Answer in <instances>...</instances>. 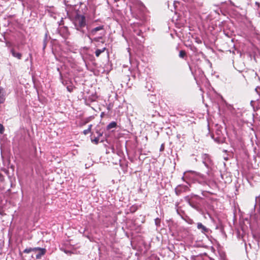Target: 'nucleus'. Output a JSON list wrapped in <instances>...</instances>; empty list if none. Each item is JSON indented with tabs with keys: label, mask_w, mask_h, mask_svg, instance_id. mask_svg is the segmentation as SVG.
Wrapping results in <instances>:
<instances>
[{
	"label": "nucleus",
	"mask_w": 260,
	"mask_h": 260,
	"mask_svg": "<svg viewBox=\"0 0 260 260\" xmlns=\"http://www.w3.org/2000/svg\"><path fill=\"white\" fill-rule=\"evenodd\" d=\"M96 134H97V137H98L99 138L101 137L103 135V133L100 132H96Z\"/></svg>",
	"instance_id": "25"
},
{
	"label": "nucleus",
	"mask_w": 260,
	"mask_h": 260,
	"mask_svg": "<svg viewBox=\"0 0 260 260\" xmlns=\"http://www.w3.org/2000/svg\"><path fill=\"white\" fill-rule=\"evenodd\" d=\"M205 192V191H203V192H202V194H203V196H204V193Z\"/></svg>",
	"instance_id": "32"
},
{
	"label": "nucleus",
	"mask_w": 260,
	"mask_h": 260,
	"mask_svg": "<svg viewBox=\"0 0 260 260\" xmlns=\"http://www.w3.org/2000/svg\"><path fill=\"white\" fill-rule=\"evenodd\" d=\"M155 260H159L158 258L155 257Z\"/></svg>",
	"instance_id": "31"
},
{
	"label": "nucleus",
	"mask_w": 260,
	"mask_h": 260,
	"mask_svg": "<svg viewBox=\"0 0 260 260\" xmlns=\"http://www.w3.org/2000/svg\"><path fill=\"white\" fill-rule=\"evenodd\" d=\"M73 23L75 29L88 37L90 40L91 38L89 37V35L87 34L88 31V26L86 23L85 16L83 15L77 13L73 18Z\"/></svg>",
	"instance_id": "1"
},
{
	"label": "nucleus",
	"mask_w": 260,
	"mask_h": 260,
	"mask_svg": "<svg viewBox=\"0 0 260 260\" xmlns=\"http://www.w3.org/2000/svg\"><path fill=\"white\" fill-rule=\"evenodd\" d=\"M92 142H94L95 144H98L99 142V138L97 137H95L94 139L91 140Z\"/></svg>",
	"instance_id": "17"
},
{
	"label": "nucleus",
	"mask_w": 260,
	"mask_h": 260,
	"mask_svg": "<svg viewBox=\"0 0 260 260\" xmlns=\"http://www.w3.org/2000/svg\"><path fill=\"white\" fill-rule=\"evenodd\" d=\"M224 159H225V160H228V158H227L226 157H225V158H224Z\"/></svg>",
	"instance_id": "33"
},
{
	"label": "nucleus",
	"mask_w": 260,
	"mask_h": 260,
	"mask_svg": "<svg viewBox=\"0 0 260 260\" xmlns=\"http://www.w3.org/2000/svg\"><path fill=\"white\" fill-rule=\"evenodd\" d=\"M67 89L68 91L71 92L73 91V87L72 86H67Z\"/></svg>",
	"instance_id": "19"
},
{
	"label": "nucleus",
	"mask_w": 260,
	"mask_h": 260,
	"mask_svg": "<svg viewBox=\"0 0 260 260\" xmlns=\"http://www.w3.org/2000/svg\"><path fill=\"white\" fill-rule=\"evenodd\" d=\"M255 6H256L257 9H258L260 7V4L259 3L256 2L255 3Z\"/></svg>",
	"instance_id": "26"
},
{
	"label": "nucleus",
	"mask_w": 260,
	"mask_h": 260,
	"mask_svg": "<svg viewBox=\"0 0 260 260\" xmlns=\"http://www.w3.org/2000/svg\"><path fill=\"white\" fill-rule=\"evenodd\" d=\"M188 189L186 185H179L175 188V192L177 195H179L182 191H186Z\"/></svg>",
	"instance_id": "5"
},
{
	"label": "nucleus",
	"mask_w": 260,
	"mask_h": 260,
	"mask_svg": "<svg viewBox=\"0 0 260 260\" xmlns=\"http://www.w3.org/2000/svg\"><path fill=\"white\" fill-rule=\"evenodd\" d=\"M165 149V145L164 144H161L160 148V151H162L164 150Z\"/></svg>",
	"instance_id": "27"
},
{
	"label": "nucleus",
	"mask_w": 260,
	"mask_h": 260,
	"mask_svg": "<svg viewBox=\"0 0 260 260\" xmlns=\"http://www.w3.org/2000/svg\"><path fill=\"white\" fill-rule=\"evenodd\" d=\"M11 53L13 57L20 59L22 57V54L20 53L16 52L14 49H11Z\"/></svg>",
	"instance_id": "10"
},
{
	"label": "nucleus",
	"mask_w": 260,
	"mask_h": 260,
	"mask_svg": "<svg viewBox=\"0 0 260 260\" xmlns=\"http://www.w3.org/2000/svg\"><path fill=\"white\" fill-rule=\"evenodd\" d=\"M6 91L5 89L0 87V104L4 103L6 99Z\"/></svg>",
	"instance_id": "6"
},
{
	"label": "nucleus",
	"mask_w": 260,
	"mask_h": 260,
	"mask_svg": "<svg viewBox=\"0 0 260 260\" xmlns=\"http://www.w3.org/2000/svg\"><path fill=\"white\" fill-rule=\"evenodd\" d=\"M64 252L65 253H66L67 254H71V253H72L70 251L66 250H64Z\"/></svg>",
	"instance_id": "29"
},
{
	"label": "nucleus",
	"mask_w": 260,
	"mask_h": 260,
	"mask_svg": "<svg viewBox=\"0 0 260 260\" xmlns=\"http://www.w3.org/2000/svg\"><path fill=\"white\" fill-rule=\"evenodd\" d=\"M4 126L0 124V134H2L4 132Z\"/></svg>",
	"instance_id": "20"
},
{
	"label": "nucleus",
	"mask_w": 260,
	"mask_h": 260,
	"mask_svg": "<svg viewBox=\"0 0 260 260\" xmlns=\"http://www.w3.org/2000/svg\"><path fill=\"white\" fill-rule=\"evenodd\" d=\"M216 141H217L218 142H223V140L220 137H218V138H217L216 139Z\"/></svg>",
	"instance_id": "24"
},
{
	"label": "nucleus",
	"mask_w": 260,
	"mask_h": 260,
	"mask_svg": "<svg viewBox=\"0 0 260 260\" xmlns=\"http://www.w3.org/2000/svg\"><path fill=\"white\" fill-rule=\"evenodd\" d=\"M106 50V47H104V48H102L101 49H96L95 50V56L96 57H99L100 55V54L104 52Z\"/></svg>",
	"instance_id": "12"
},
{
	"label": "nucleus",
	"mask_w": 260,
	"mask_h": 260,
	"mask_svg": "<svg viewBox=\"0 0 260 260\" xmlns=\"http://www.w3.org/2000/svg\"><path fill=\"white\" fill-rule=\"evenodd\" d=\"M90 132V131H89V129H85L83 131V133L84 134V135H87L88 133H89Z\"/></svg>",
	"instance_id": "23"
},
{
	"label": "nucleus",
	"mask_w": 260,
	"mask_h": 260,
	"mask_svg": "<svg viewBox=\"0 0 260 260\" xmlns=\"http://www.w3.org/2000/svg\"><path fill=\"white\" fill-rule=\"evenodd\" d=\"M195 175H196V179L195 181L198 182L200 183H201L202 181L205 179L204 175L199 173L197 172V174H195Z\"/></svg>",
	"instance_id": "9"
},
{
	"label": "nucleus",
	"mask_w": 260,
	"mask_h": 260,
	"mask_svg": "<svg viewBox=\"0 0 260 260\" xmlns=\"http://www.w3.org/2000/svg\"><path fill=\"white\" fill-rule=\"evenodd\" d=\"M179 56L181 58H184L185 56H186V52L184 50H181L179 52Z\"/></svg>",
	"instance_id": "14"
},
{
	"label": "nucleus",
	"mask_w": 260,
	"mask_h": 260,
	"mask_svg": "<svg viewBox=\"0 0 260 260\" xmlns=\"http://www.w3.org/2000/svg\"><path fill=\"white\" fill-rule=\"evenodd\" d=\"M142 34V32L141 30H139L138 32H137V35L138 36H141Z\"/></svg>",
	"instance_id": "28"
},
{
	"label": "nucleus",
	"mask_w": 260,
	"mask_h": 260,
	"mask_svg": "<svg viewBox=\"0 0 260 260\" xmlns=\"http://www.w3.org/2000/svg\"><path fill=\"white\" fill-rule=\"evenodd\" d=\"M116 125H117L116 122H115L114 121H112V122H110L107 125V128L108 129H110L111 128L116 127Z\"/></svg>",
	"instance_id": "13"
},
{
	"label": "nucleus",
	"mask_w": 260,
	"mask_h": 260,
	"mask_svg": "<svg viewBox=\"0 0 260 260\" xmlns=\"http://www.w3.org/2000/svg\"><path fill=\"white\" fill-rule=\"evenodd\" d=\"M104 29V25L99 26L96 27L90 30L88 29V31H87V34L89 35V37L90 36H94L96 35L97 31H100L101 30Z\"/></svg>",
	"instance_id": "4"
},
{
	"label": "nucleus",
	"mask_w": 260,
	"mask_h": 260,
	"mask_svg": "<svg viewBox=\"0 0 260 260\" xmlns=\"http://www.w3.org/2000/svg\"><path fill=\"white\" fill-rule=\"evenodd\" d=\"M60 80L61 81V83H62V84L66 85L67 84V82L62 80V75H61V74L60 73Z\"/></svg>",
	"instance_id": "22"
},
{
	"label": "nucleus",
	"mask_w": 260,
	"mask_h": 260,
	"mask_svg": "<svg viewBox=\"0 0 260 260\" xmlns=\"http://www.w3.org/2000/svg\"><path fill=\"white\" fill-rule=\"evenodd\" d=\"M32 251L31 248H27L24 250L23 252L25 253H28Z\"/></svg>",
	"instance_id": "16"
},
{
	"label": "nucleus",
	"mask_w": 260,
	"mask_h": 260,
	"mask_svg": "<svg viewBox=\"0 0 260 260\" xmlns=\"http://www.w3.org/2000/svg\"><path fill=\"white\" fill-rule=\"evenodd\" d=\"M92 125L91 124H90L89 126H88V129H89V131H91V127H92Z\"/></svg>",
	"instance_id": "30"
},
{
	"label": "nucleus",
	"mask_w": 260,
	"mask_h": 260,
	"mask_svg": "<svg viewBox=\"0 0 260 260\" xmlns=\"http://www.w3.org/2000/svg\"><path fill=\"white\" fill-rule=\"evenodd\" d=\"M137 210V208L136 206H132L129 209L130 212H132V213L135 212Z\"/></svg>",
	"instance_id": "15"
},
{
	"label": "nucleus",
	"mask_w": 260,
	"mask_h": 260,
	"mask_svg": "<svg viewBox=\"0 0 260 260\" xmlns=\"http://www.w3.org/2000/svg\"><path fill=\"white\" fill-rule=\"evenodd\" d=\"M42 248H41V247H34V248H31V250H32V251L37 252L38 251H39Z\"/></svg>",
	"instance_id": "18"
},
{
	"label": "nucleus",
	"mask_w": 260,
	"mask_h": 260,
	"mask_svg": "<svg viewBox=\"0 0 260 260\" xmlns=\"http://www.w3.org/2000/svg\"><path fill=\"white\" fill-rule=\"evenodd\" d=\"M155 224L157 226L159 225V224H160V220L158 218H157L155 220Z\"/></svg>",
	"instance_id": "21"
},
{
	"label": "nucleus",
	"mask_w": 260,
	"mask_h": 260,
	"mask_svg": "<svg viewBox=\"0 0 260 260\" xmlns=\"http://www.w3.org/2000/svg\"><path fill=\"white\" fill-rule=\"evenodd\" d=\"M37 254L36 255V258L37 259H41L43 256H44L46 253V249L45 248H42L39 251L37 252Z\"/></svg>",
	"instance_id": "8"
},
{
	"label": "nucleus",
	"mask_w": 260,
	"mask_h": 260,
	"mask_svg": "<svg viewBox=\"0 0 260 260\" xmlns=\"http://www.w3.org/2000/svg\"><path fill=\"white\" fill-rule=\"evenodd\" d=\"M197 228L198 230H200L202 233L204 234L208 233L209 231V229L201 222L197 223Z\"/></svg>",
	"instance_id": "7"
},
{
	"label": "nucleus",
	"mask_w": 260,
	"mask_h": 260,
	"mask_svg": "<svg viewBox=\"0 0 260 260\" xmlns=\"http://www.w3.org/2000/svg\"><path fill=\"white\" fill-rule=\"evenodd\" d=\"M195 174H197V172L192 171H188L184 173L186 178H188V179L194 181H196L195 180L196 179V175H195Z\"/></svg>",
	"instance_id": "3"
},
{
	"label": "nucleus",
	"mask_w": 260,
	"mask_h": 260,
	"mask_svg": "<svg viewBox=\"0 0 260 260\" xmlns=\"http://www.w3.org/2000/svg\"><path fill=\"white\" fill-rule=\"evenodd\" d=\"M202 159L203 163L205 165V166L208 168H210L212 165V160L210 156L208 154H203L202 155Z\"/></svg>",
	"instance_id": "2"
},
{
	"label": "nucleus",
	"mask_w": 260,
	"mask_h": 260,
	"mask_svg": "<svg viewBox=\"0 0 260 260\" xmlns=\"http://www.w3.org/2000/svg\"><path fill=\"white\" fill-rule=\"evenodd\" d=\"M48 40H49V39L48 38V34H47V33H46L45 35L44 40H43V50H44L46 48V47L47 46V43L48 42Z\"/></svg>",
	"instance_id": "11"
}]
</instances>
